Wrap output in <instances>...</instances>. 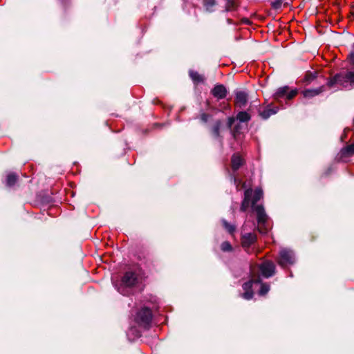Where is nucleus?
<instances>
[{
    "mask_svg": "<svg viewBox=\"0 0 354 354\" xmlns=\"http://www.w3.org/2000/svg\"><path fill=\"white\" fill-rule=\"evenodd\" d=\"M260 282V278L258 277L257 278H252L249 281L243 283V289L244 292L243 293L242 297L247 300L252 299L253 297V292L251 289L253 283H258Z\"/></svg>",
    "mask_w": 354,
    "mask_h": 354,
    "instance_id": "8",
    "label": "nucleus"
},
{
    "mask_svg": "<svg viewBox=\"0 0 354 354\" xmlns=\"http://www.w3.org/2000/svg\"><path fill=\"white\" fill-rule=\"evenodd\" d=\"M257 236L254 234L247 233L242 236L241 244L245 248H249L256 241Z\"/></svg>",
    "mask_w": 354,
    "mask_h": 354,
    "instance_id": "11",
    "label": "nucleus"
},
{
    "mask_svg": "<svg viewBox=\"0 0 354 354\" xmlns=\"http://www.w3.org/2000/svg\"><path fill=\"white\" fill-rule=\"evenodd\" d=\"M281 2L280 1H275L272 3L273 8L278 9L281 7Z\"/></svg>",
    "mask_w": 354,
    "mask_h": 354,
    "instance_id": "27",
    "label": "nucleus"
},
{
    "mask_svg": "<svg viewBox=\"0 0 354 354\" xmlns=\"http://www.w3.org/2000/svg\"><path fill=\"white\" fill-rule=\"evenodd\" d=\"M277 110L276 109H266V110H264L263 112L261 113V115L262 116L263 118L264 119H267L268 118L270 115H273V114H275L277 113Z\"/></svg>",
    "mask_w": 354,
    "mask_h": 354,
    "instance_id": "21",
    "label": "nucleus"
},
{
    "mask_svg": "<svg viewBox=\"0 0 354 354\" xmlns=\"http://www.w3.org/2000/svg\"><path fill=\"white\" fill-rule=\"evenodd\" d=\"M324 91V86H322L315 89H306L303 91L305 97H312L319 95Z\"/></svg>",
    "mask_w": 354,
    "mask_h": 354,
    "instance_id": "12",
    "label": "nucleus"
},
{
    "mask_svg": "<svg viewBox=\"0 0 354 354\" xmlns=\"http://www.w3.org/2000/svg\"><path fill=\"white\" fill-rule=\"evenodd\" d=\"M317 72H307L304 78V82L306 83V85L313 82L317 77Z\"/></svg>",
    "mask_w": 354,
    "mask_h": 354,
    "instance_id": "15",
    "label": "nucleus"
},
{
    "mask_svg": "<svg viewBox=\"0 0 354 354\" xmlns=\"http://www.w3.org/2000/svg\"><path fill=\"white\" fill-rule=\"evenodd\" d=\"M350 60L352 64L354 66V54L350 56Z\"/></svg>",
    "mask_w": 354,
    "mask_h": 354,
    "instance_id": "29",
    "label": "nucleus"
},
{
    "mask_svg": "<svg viewBox=\"0 0 354 354\" xmlns=\"http://www.w3.org/2000/svg\"><path fill=\"white\" fill-rule=\"evenodd\" d=\"M221 250L224 252H227L232 250V246L230 243L227 241L223 242L221 245Z\"/></svg>",
    "mask_w": 354,
    "mask_h": 354,
    "instance_id": "25",
    "label": "nucleus"
},
{
    "mask_svg": "<svg viewBox=\"0 0 354 354\" xmlns=\"http://www.w3.org/2000/svg\"><path fill=\"white\" fill-rule=\"evenodd\" d=\"M189 76L194 81V82H201L203 80V77L201 75H199L197 72L191 71L189 72Z\"/></svg>",
    "mask_w": 354,
    "mask_h": 354,
    "instance_id": "23",
    "label": "nucleus"
},
{
    "mask_svg": "<svg viewBox=\"0 0 354 354\" xmlns=\"http://www.w3.org/2000/svg\"><path fill=\"white\" fill-rule=\"evenodd\" d=\"M17 176L16 174H12V173L9 174L7 176L6 184L9 187L13 186L15 184V183L17 182Z\"/></svg>",
    "mask_w": 354,
    "mask_h": 354,
    "instance_id": "18",
    "label": "nucleus"
},
{
    "mask_svg": "<svg viewBox=\"0 0 354 354\" xmlns=\"http://www.w3.org/2000/svg\"><path fill=\"white\" fill-rule=\"evenodd\" d=\"M236 8V3L234 0H226L225 10L232 11Z\"/></svg>",
    "mask_w": 354,
    "mask_h": 354,
    "instance_id": "22",
    "label": "nucleus"
},
{
    "mask_svg": "<svg viewBox=\"0 0 354 354\" xmlns=\"http://www.w3.org/2000/svg\"><path fill=\"white\" fill-rule=\"evenodd\" d=\"M270 290V286L267 283H261V288L259 294L260 295H265Z\"/></svg>",
    "mask_w": 354,
    "mask_h": 354,
    "instance_id": "24",
    "label": "nucleus"
},
{
    "mask_svg": "<svg viewBox=\"0 0 354 354\" xmlns=\"http://www.w3.org/2000/svg\"><path fill=\"white\" fill-rule=\"evenodd\" d=\"M151 318V310L148 308H143L137 313L135 320L138 324L145 327L149 324Z\"/></svg>",
    "mask_w": 354,
    "mask_h": 354,
    "instance_id": "5",
    "label": "nucleus"
},
{
    "mask_svg": "<svg viewBox=\"0 0 354 354\" xmlns=\"http://www.w3.org/2000/svg\"><path fill=\"white\" fill-rule=\"evenodd\" d=\"M222 223L225 229L231 234L235 231V226L232 224L227 223L225 219L222 220Z\"/></svg>",
    "mask_w": 354,
    "mask_h": 354,
    "instance_id": "20",
    "label": "nucleus"
},
{
    "mask_svg": "<svg viewBox=\"0 0 354 354\" xmlns=\"http://www.w3.org/2000/svg\"><path fill=\"white\" fill-rule=\"evenodd\" d=\"M295 261V254L292 250L287 248L281 249L277 259V263L281 267L285 268L287 266L293 264Z\"/></svg>",
    "mask_w": 354,
    "mask_h": 354,
    "instance_id": "4",
    "label": "nucleus"
},
{
    "mask_svg": "<svg viewBox=\"0 0 354 354\" xmlns=\"http://www.w3.org/2000/svg\"><path fill=\"white\" fill-rule=\"evenodd\" d=\"M297 94V90H291L288 91V86H283L279 88L274 94V99L279 100L281 98H286L287 100H291Z\"/></svg>",
    "mask_w": 354,
    "mask_h": 354,
    "instance_id": "7",
    "label": "nucleus"
},
{
    "mask_svg": "<svg viewBox=\"0 0 354 354\" xmlns=\"http://www.w3.org/2000/svg\"><path fill=\"white\" fill-rule=\"evenodd\" d=\"M222 125V122L221 120H217L215 122L212 129V133L214 138L218 139L220 142H222V138L220 136V129Z\"/></svg>",
    "mask_w": 354,
    "mask_h": 354,
    "instance_id": "14",
    "label": "nucleus"
},
{
    "mask_svg": "<svg viewBox=\"0 0 354 354\" xmlns=\"http://www.w3.org/2000/svg\"><path fill=\"white\" fill-rule=\"evenodd\" d=\"M248 102V94L244 91H238L236 93L235 104L239 108L244 107Z\"/></svg>",
    "mask_w": 354,
    "mask_h": 354,
    "instance_id": "9",
    "label": "nucleus"
},
{
    "mask_svg": "<svg viewBox=\"0 0 354 354\" xmlns=\"http://www.w3.org/2000/svg\"><path fill=\"white\" fill-rule=\"evenodd\" d=\"M341 153L342 155L344 156H352L354 154V144H351L350 145L346 146V147L343 148L341 151Z\"/></svg>",
    "mask_w": 354,
    "mask_h": 354,
    "instance_id": "17",
    "label": "nucleus"
},
{
    "mask_svg": "<svg viewBox=\"0 0 354 354\" xmlns=\"http://www.w3.org/2000/svg\"><path fill=\"white\" fill-rule=\"evenodd\" d=\"M212 94L218 99H223L226 97L227 89L223 85L218 84L212 90Z\"/></svg>",
    "mask_w": 354,
    "mask_h": 354,
    "instance_id": "10",
    "label": "nucleus"
},
{
    "mask_svg": "<svg viewBox=\"0 0 354 354\" xmlns=\"http://www.w3.org/2000/svg\"><path fill=\"white\" fill-rule=\"evenodd\" d=\"M203 3L207 11L212 12L216 5V1L215 0H203Z\"/></svg>",
    "mask_w": 354,
    "mask_h": 354,
    "instance_id": "19",
    "label": "nucleus"
},
{
    "mask_svg": "<svg viewBox=\"0 0 354 354\" xmlns=\"http://www.w3.org/2000/svg\"><path fill=\"white\" fill-rule=\"evenodd\" d=\"M236 119L241 122H245L250 120V115L246 111H240L236 115Z\"/></svg>",
    "mask_w": 354,
    "mask_h": 354,
    "instance_id": "16",
    "label": "nucleus"
},
{
    "mask_svg": "<svg viewBox=\"0 0 354 354\" xmlns=\"http://www.w3.org/2000/svg\"><path fill=\"white\" fill-rule=\"evenodd\" d=\"M243 164V160L238 153H235L232 157V167L234 171L239 169Z\"/></svg>",
    "mask_w": 354,
    "mask_h": 354,
    "instance_id": "13",
    "label": "nucleus"
},
{
    "mask_svg": "<svg viewBox=\"0 0 354 354\" xmlns=\"http://www.w3.org/2000/svg\"><path fill=\"white\" fill-rule=\"evenodd\" d=\"M335 85L346 90L354 88V71L337 73L327 82V86L330 88H333Z\"/></svg>",
    "mask_w": 354,
    "mask_h": 354,
    "instance_id": "2",
    "label": "nucleus"
},
{
    "mask_svg": "<svg viewBox=\"0 0 354 354\" xmlns=\"http://www.w3.org/2000/svg\"><path fill=\"white\" fill-rule=\"evenodd\" d=\"M138 281L136 274L133 272H127L123 276L120 287L118 290L122 295H125L128 294L127 288L133 286Z\"/></svg>",
    "mask_w": 354,
    "mask_h": 354,
    "instance_id": "3",
    "label": "nucleus"
},
{
    "mask_svg": "<svg viewBox=\"0 0 354 354\" xmlns=\"http://www.w3.org/2000/svg\"><path fill=\"white\" fill-rule=\"evenodd\" d=\"M234 122V118L231 117L228 118L227 125L228 128L230 129Z\"/></svg>",
    "mask_w": 354,
    "mask_h": 354,
    "instance_id": "28",
    "label": "nucleus"
},
{
    "mask_svg": "<svg viewBox=\"0 0 354 354\" xmlns=\"http://www.w3.org/2000/svg\"><path fill=\"white\" fill-rule=\"evenodd\" d=\"M261 275L266 278L272 277L275 272V265L272 261H266L259 266Z\"/></svg>",
    "mask_w": 354,
    "mask_h": 354,
    "instance_id": "6",
    "label": "nucleus"
},
{
    "mask_svg": "<svg viewBox=\"0 0 354 354\" xmlns=\"http://www.w3.org/2000/svg\"><path fill=\"white\" fill-rule=\"evenodd\" d=\"M209 118V115L208 114H207V113H203L201 115V120L203 122H207L208 121Z\"/></svg>",
    "mask_w": 354,
    "mask_h": 354,
    "instance_id": "26",
    "label": "nucleus"
},
{
    "mask_svg": "<svg viewBox=\"0 0 354 354\" xmlns=\"http://www.w3.org/2000/svg\"><path fill=\"white\" fill-rule=\"evenodd\" d=\"M263 197V191L257 188L254 191L248 189L245 191L244 198L242 201L241 210L245 212L251 205L252 210L256 212L258 222V230L261 234H266L269 229V225L267 223L268 216L261 205L255 204Z\"/></svg>",
    "mask_w": 354,
    "mask_h": 354,
    "instance_id": "1",
    "label": "nucleus"
}]
</instances>
